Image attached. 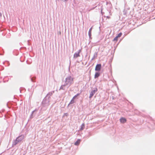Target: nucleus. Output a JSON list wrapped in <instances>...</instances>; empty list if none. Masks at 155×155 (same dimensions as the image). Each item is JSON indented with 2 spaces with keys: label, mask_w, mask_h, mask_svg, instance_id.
I'll return each mask as SVG.
<instances>
[{
  "label": "nucleus",
  "mask_w": 155,
  "mask_h": 155,
  "mask_svg": "<svg viewBox=\"0 0 155 155\" xmlns=\"http://www.w3.org/2000/svg\"><path fill=\"white\" fill-rule=\"evenodd\" d=\"M73 82V78L71 76L68 77L66 79L65 85H71Z\"/></svg>",
  "instance_id": "1"
},
{
  "label": "nucleus",
  "mask_w": 155,
  "mask_h": 155,
  "mask_svg": "<svg viewBox=\"0 0 155 155\" xmlns=\"http://www.w3.org/2000/svg\"><path fill=\"white\" fill-rule=\"evenodd\" d=\"M101 64H97L96 65L95 68V70L96 71H99L101 70Z\"/></svg>",
  "instance_id": "2"
},
{
  "label": "nucleus",
  "mask_w": 155,
  "mask_h": 155,
  "mask_svg": "<svg viewBox=\"0 0 155 155\" xmlns=\"http://www.w3.org/2000/svg\"><path fill=\"white\" fill-rule=\"evenodd\" d=\"M97 91V89H96V90H93L91 91L90 94V95L89 96L90 98H91L92 97V96L94 95V94H95L96 91Z\"/></svg>",
  "instance_id": "3"
},
{
  "label": "nucleus",
  "mask_w": 155,
  "mask_h": 155,
  "mask_svg": "<svg viewBox=\"0 0 155 155\" xmlns=\"http://www.w3.org/2000/svg\"><path fill=\"white\" fill-rule=\"evenodd\" d=\"M126 119L124 117H121L120 119V121L122 123H124L126 121Z\"/></svg>",
  "instance_id": "4"
},
{
  "label": "nucleus",
  "mask_w": 155,
  "mask_h": 155,
  "mask_svg": "<svg viewBox=\"0 0 155 155\" xmlns=\"http://www.w3.org/2000/svg\"><path fill=\"white\" fill-rule=\"evenodd\" d=\"M81 52L80 50L79 51L78 53H75L74 55V58H77L78 57L80 56L79 54Z\"/></svg>",
  "instance_id": "5"
},
{
  "label": "nucleus",
  "mask_w": 155,
  "mask_h": 155,
  "mask_svg": "<svg viewBox=\"0 0 155 155\" xmlns=\"http://www.w3.org/2000/svg\"><path fill=\"white\" fill-rule=\"evenodd\" d=\"M81 140L80 139H78L74 143V145H78L80 144Z\"/></svg>",
  "instance_id": "6"
},
{
  "label": "nucleus",
  "mask_w": 155,
  "mask_h": 155,
  "mask_svg": "<svg viewBox=\"0 0 155 155\" xmlns=\"http://www.w3.org/2000/svg\"><path fill=\"white\" fill-rule=\"evenodd\" d=\"M92 27L91 28H90V29L89 30V32H88V35H89V36L90 37L91 35V31L92 30Z\"/></svg>",
  "instance_id": "7"
},
{
  "label": "nucleus",
  "mask_w": 155,
  "mask_h": 155,
  "mask_svg": "<svg viewBox=\"0 0 155 155\" xmlns=\"http://www.w3.org/2000/svg\"><path fill=\"white\" fill-rule=\"evenodd\" d=\"M100 75V74L98 73L97 72L95 74L94 76V78H98Z\"/></svg>",
  "instance_id": "8"
},
{
  "label": "nucleus",
  "mask_w": 155,
  "mask_h": 155,
  "mask_svg": "<svg viewBox=\"0 0 155 155\" xmlns=\"http://www.w3.org/2000/svg\"><path fill=\"white\" fill-rule=\"evenodd\" d=\"M65 85H62L60 87V89H62V90H64V87Z\"/></svg>",
  "instance_id": "9"
},
{
  "label": "nucleus",
  "mask_w": 155,
  "mask_h": 155,
  "mask_svg": "<svg viewBox=\"0 0 155 155\" xmlns=\"http://www.w3.org/2000/svg\"><path fill=\"white\" fill-rule=\"evenodd\" d=\"M74 99L72 98V100H71V102L70 103V104H72L74 103Z\"/></svg>",
  "instance_id": "10"
},
{
  "label": "nucleus",
  "mask_w": 155,
  "mask_h": 155,
  "mask_svg": "<svg viewBox=\"0 0 155 155\" xmlns=\"http://www.w3.org/2000/svg\"><path fill=\"white\" fill-rule=\"evenodd\" d=\"M122 33L120 32V33L118 34V35H117V36L118 38H120L122 35Z\"/></svg>",
  "instance_id": "11"
},
{
  "label": "nucleus",
  "mask_w": 155,
  "mask_h": 155,
  "mask_svg": "<svg viewBox=\"0 0 155 155\" xmlns=\"http://www.w3.org/2000/svg\"><path fill=\"white\" fill-rule=\"evenodd\" d=\"M118 38L116 36L113 39L114 41H117L118 40Z\"/></svg>",
  "instance_id": "12"
},
{
  "label": "nucleus",
  "mask_w": 155,
  "mask_h": 155,
  "mask_svg": "<svg viewBox=\"0 0 155 155\" xmlns=\"http://www.w3.org/2000/svg\"><path fill=\"white\" fill-rule=\"evenodd\" d=\"M84 124H83L81 125V130H83L84 128Z\"/></svg>",
  "instance_id": "13"
},
{
  "label": "nucleus",
  "mask_w": 155,
  "mask_h": 155,
  "mask_svg": "<svg viewBox=\"0 0 155 155\" xmlns=\"http://www.w3.org/2000/svg\"><path fill=\"white\" fill-rule=\"evenodd\" d=\"M79 95V94H77L76 95H75L73 97V98L75 99Z\"/></svg>",
  "instance_id": "14"
},
{
  "label": "nucleus",
  "mask_w": 155,
  "mask_h": 155,
  "mask_svg": "<svg viewBox=\"0 0 155 155\" xmlns=\"http://www.w3.org/2000/svg\"><path fill=\"white\" fill-rule=\"evenodd\" d=\"M107 18H108V19H109V18H110V17H109V16H107Z\"/></svg>",
  "instance_id": "15"
},
{
  "label": "nucleus",
  "mask_w": 155,
  "mask_h": 155,
  "mask_svg": "<svg viewBox=\"0 0 155 155\" xmlns=\"http://www.w3.org/2000/svg\"><path fill=\"white\" fill-rule=\"evenodd\" d=\"M1 15H2V14H1V13H0V16H1Z\"/></svg>",
  "instance_id": "16"
},
{
  "label": "nucleus",
  "mask_w": 155,
  "mask_h": 155,
  "mask_svg": "<svg viewBox=\"0 0 155 155\" xmlns=\"http://www.w3.org/2000/svg\"><path fill=\"white\" fill-rule=\"evenodd\" d=\"M64 0V1H67V0Z\"/></svg>",
  "instance_id": "17"
}]
</instances>
